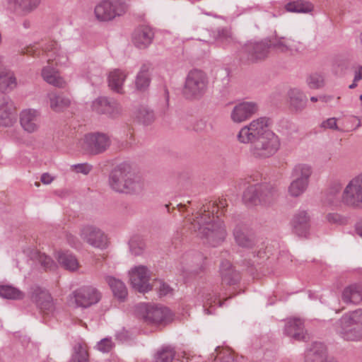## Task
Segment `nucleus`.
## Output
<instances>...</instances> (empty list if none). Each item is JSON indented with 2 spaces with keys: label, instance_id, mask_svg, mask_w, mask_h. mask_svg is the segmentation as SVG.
Listing matches in <instances>:
<instances>
[{
  "label": "nucleus",
  "instance_id": "f257e3e1",
  "mask_svg": "<svg viewBox=\"0 0 362 362\" xmlns=\"http://www.w3.org/2000/svg\"><path fill=\"white\" fill-rule=\"evenodd\" d=\"M269 125L268 117H259L242 127L237 135L239 142L250 144V152L255 158H269L280 148V139Z\"/></svg>",
  "mask_w": 362,
  "mask_h": 362
},
{
  "label": "nucleus",
  "instance_id": "f03ea898",
  "mask_svg": "<svg viewBox=\"0 0 362 362\" xmlns=\"http://www.w3.org/2000/svg\"><path fill=\"white\" fill-rule=\"evenodd\" d=\"M227 206L224 199H219L218 202H209L204 205L195 218L189 219L190 229L197 233L204 243L213 247L219 245L225 240L227 232L223 222L218 215L215 216L214 213L218 214L219 209L223 211ZM221 214H223V211Z\"/></svg>",
  "mask_w": 362,
  "mask_h": 362
},
{
  "label": "nucleus",
  "instance_id": "7ed1b4c3",
  "mask_svg": "<svg viewBox=\"0 0 362 362\" xmlns=\"http://www.w3.org/2000/svg\"><path fill=\"white\" fill-rule=\"evenodd\" d=\"M324 203L335 208L362 206V173L353 178L344 189L339 182L332 184L326 192Z\"/></svg>",
  "mask_w": 362,
  "mask_h": 362
},
{
  "label": "nucleus",
  "instance_id": "20e7f679",
  "mask_svg": "<svg viewBox=\"0 0 362 362\" xmlns=\"http://www.w3.org/2000/svg\"><path fill=\"white\" fill-rule=\"evenodd\" d=\"M338 332L346 341L362 339V309L346 313L338 321Z\"/></svg>",
  "mask_w": 362,
  "mask_h": 362
},
{
  "label": "nucleus",
  "instance_id": "39448f33",
  "mask_svg": "<svg viewBox=\"0 0 362 362\" xmlns=\"http://www.w3.org/2000/svg\"><path fill=\"white\" fill-rule=\"evenodd\" d=\"M209 80L206 74L198 69L190 71L185 78L183 95L186 98H200L206 91Z\"/></svg>",
  "mask_w": 362,
  "mask_h": 362
},
{
  "label": "nucleus",
  "instance_id": "423d86ee",
  "mask_svg": "<svg viewBox=\"0 0 362 362\" xmlns=\"http://www.w3.org/2000/svg\"><path fill=\"white\" fill-rule=\"evenodd\" d=\"M122 176L119 171L111 172L109 184L113 190L122 193H138L142 190L144 183L141 178L132 172L128 165L126 166V177L124 185L117 184L118 179L122 177Z\"/></svg>",
  "mask_w": 362,
  "mask_h": 362
},
{
  "label": "nucleus",
  "instance_id": "0eeeda50",
  "mask_svg": "<svg viewBox=\"0 0 362 362\" xmlns=\"http://www.w3.org/2000/svg\"><path fill=\"white\" fill-rule=\"evenodd\" d=\"M128 10L126 0H103L96 5L94 13L99 21H109L124 15Z\"/></svg>",
  "mask_w": 362,
  "mask_h": 362
},
{
  "label": "nucleus",
  "instance_id": "6e6552de",
  "mask_svg": "<svg viewBox=\"0 0 362 362\" xmlns=\"http://www.w3.org/2000/svg\"><path fill=\"white\" fill-rule=\"evenodd\" d=\"M108 135L100 132H92L84 135L81 148L87 153L97 155L105 151L110 146Z\"/></svg>",
  "mask_w": 362,
  "mask_h": 362
},
{
  "label": "nucleus",
  "instance_id": "1a4fd4ad",
  "mask_svg": "<svg viewBox=\"0 0 362 362\" xmlns=\"http://www.w3.org/2000/svg\"><path fill=\"white\" fill-rule=\"evenodd\" d=\"M140 309L142 312V319L148 325L166 323L172 320V313L166 307L142 305Z\"/></svg>",
  "mask_w": 362,
  "mask_h": 362
},
{
  "label": "nucleus",
  "instance_id": "9d476101",
  "mask_svg": "<svg viewBox=\"0 0 362 362\" xmlns=\"http://www.w3.org/2000/svg\"><path fill=\"white\" fill-rule=\"evenodd\" d=\"M91 109L99 115H105L111 119H116L122 115L121 105L115 99L107 97H99L91 104Z\"/></svg>",
  "mask_w": 362,
  "mask_h": 362
},
{
  "label": "nucleus",
  "instance_id": "9b49d317",
  "mask_svg": "<svg viewBox=\"0 0 362 362\" xmlns=\"http://www.w3.org/2000/svg\"><path fill=\"white\" fill-rule=\"evenodd\" d=\"M270 48L267 42H249L240 51V58L242 61L248 62H257L265 59Z\"/></svg>",
  "mask_w": 362,
  "mask_h": 362
},
{
  "label": "nucleus",
  "instance_id": "f8f14e48",
  "mask_svg": "<svg viewBox=\"0 0 362 362\" xmlns=\"http://www.w3.org/2000/svg\"><path fill=\"white\" fill-rule=\"evenodd\" d=\"M81 238L90 246L105 249L107 246V237L105 233L96 226L86 225L80 228Z\"/></svg>",
  "mask_w": 362,
  "mask_h": 362
},
{
  "label": "nucleus",
  "instance_id": "ddd939ff",
  "mask_svg": "<svg viewBox=\"0 0 362 362\" xmlns=\"http://www.w3.org/2000/svg\"><path fill=\"white\" fill-rule=\"evenodd\" d=\"M30 298L44 315H49L55 310V305L51 294L47 290L35 286L31 288Z\"/></svg>",
  "mask_w": 362,
  "mask_h": 362
},
{
  "label": "nucleus",
  "instance_id": "4468645a",
  "mask_svg": "<svg viewBox=\"0 0 362 362\" xmlns=\"http://www.w3.org/2000/svg\"><path fill=\"white\" fill-rule=\"evenodd\" d=\"M150 272L148 268L139 265L132 269L129 272V279L132 287L140 293H145L151 290L150 281Z\"/></svg>",
  "mask_w": 362,
  "mask_h": 362
},
{
  "label": "nucleus",
  "instance_id": "2eb2a0df",
  "mask_svg": "<svg viewBox=\"0 0 362 362\" xmlns=\"http://www.w3.org/2000/svg\"><path fill=\"white\" fill-rule=\"evenodd\" d=\"M74 296L78 305L88 308L98 303L102 294L92 286H84L76 290L74 292Z\"/></svg>",
  "mask_w": 362,
  "mask_h": 362
},
{
  "label": "nucleus",
  "instance_id": "dca6fc26",
  "mask_svg": "<svg viewBox=\"0 0 362 362\" xmlns=\"http://www.w3.org/2000/svg\"><path fill=\"white\" fill-rule=\"evenodd\" d=\"M258 111L255 102H242L236 104L230 112V119L234 123H242L252 117Z\"/></svg>",
  "mask_w": 362,
  "mask_h": 362
},
{
  "label": "nucleus",
  "instance_id": "f3484780",
  "mask_svg": "<svg viewBox=\"0 0 362 362\" xmlns=\"http://www.w3.org/2000/svg\"><path fill=\"white\" fill-rule=\"evenodd\" d=\"M20 124L23 129L29 133L37 132L40 127V112L35 109H25L20 113Z\"/></svg>",
  "mask_w": 362,
  "mask_h": 362
},
{
  "label": "nucleus",
  "instance_id": "a211bd4d",
  "mask_svg": "<svg viewBox=\"0 0 362 362\" xmlns=\"http://www.w3.org/2000/svg\"><path fill=\"white\" fill-rule=\"evenodd\" d=\"M15 107L12 100L6 95H0V125L12 126L16 121Z\"/></svg>",
  "mask_w": 362,
  "mask_h": 362
},
{
  "label": "nucleus",
  "instance_id": "6ab92c4d",
  "mask_svg": "<svg viewBox=\"0 0 362 362\" xmlns=\"http://www.w3.org/2000/svg\"><path fill=\"white\" fill-rule=\"evenodd\" d=\"M284 332L287 336L297 341H306L309 338L304 327V322L300 318L288 319Z\"/></svg>",
  "mask_w": 362,
  "mask_h": 362
},
{
  "label": "nucleus",
  "instance_id": "aec40b11",
  "mask_svg": "<svg viewBox=\"0 0 362 362\" xmlns=\"http://www.w3.org/2000/svg\"><path fill=\"white\" fill-rule=\"evenodd\" d=\"M293 232L299 237H306L310 229V216L306 211L299 210L294 214L291 222Z\"/></svg>",
  "mask_w": 362,
  "mask_h": 362
},
{
  "label": "nucleus",
  "instance_id": "412c9836",
  "mask_svg": "<svg viewBox=\"0 0 362 362\" xmlns=\"http://www.w3.org/2000/svg\"><path fill=\"white\" fill-rule=\"evenodd\" d=\"M270 47L274 48L277 52L282 53H289L295 54L302 50V45L299 41L295 40L280 37L276 39L270 43Z\"/></svg>",
  "mask_w": 362,
  "mask_h": 362
},
{
  "label": "nucleus",
  "instance_id": "4be33fe9",
  "mask_svg": "<svg viewBox=\"0 0 362 362\" xmlns=\"http://www.w3.org/2000/svg\"><path fill=\"white\" fill-rule=\"evenodd\" d=\"M42 52L46 54L48 62H55L57 65L65 64L68 59L66 54L56 41L52 40L45 43L42 47Z\"/></svg>",
  "mask_w": 362,
  "mask_h": 362
},
{
  "label": "nucleus",
  "instance_id": "5701e85b",
  "mask_svg": "<svg viewBox=\"0 0 362 362\" xmlns=\"http://www.w3.org/2000/svg\"><path fill=\"white\" fill-rule=\"evenodd\" d=\"M304 362H329L325 345L320 342L312 344L305 352Z\"/></svg>",
  "mask_w": 362,
  "mask_h": 362
},
{
  "label": "nucleus",
  "instance_id": "b1692460",
  "mask_svg": "<svg viewBox=\"0 0 362 362\" xmlns=\"http://www.w3.org/2000/svg\"><path fill=\"white\" fill-rule=\"evenodd\" d=\"M220 274L223 284L234 285L240 280V273L234 269L231 263L228 260H223L220 266Z\"/></svg>",
  "mask_w": 362,
  "mask_h": 362
},
{
  "label": "nucleus",
  "instance_id": "393cba45",
  "mask_svg": "<svg viewBox=\"0 0 362 362\" xmlns=\"http://www.w3.org/2000/svg\"><path fill=\"white\" fill-rule=\"evenodd\" d=\"M153 36V33L150 28L141 26L135 30L132 40L136 47L144 49L152 42Z\"/></svg>",
  "mask_w": 362,
  "mask_h": 362
},
{
  "label": "nucleus",
  "instance_id": "a878e982",
  "mask_svg": "<svg viewBox=\"0 0 362 362\" xmlns=\"http://www.w3.org/2000/svg\"><path fill=\"white\" fill-rule=\"evenodd\" d=\"M41 0H8L11 9L22 15H27L40 6Z\"/></svg>",
  "mask_w": 362,
  "mask_h": 362
},
{
  "label": "nucleus",
  "instance_id": "bb28decb",
  "mask_svg": "<svg viewBox=\"0 0 362 362\" xmlns=\"http://www.w3.org/2000/svg\"><path fill=\"white\" fill-rule=\"evenodd\" d=\"M235 243L242 247L252 248L255 245L253 238L247 233V228L242 225H237L233 230Z\"/></svg>",
  "mask_w": 362,
  "mask_h": 362
},
{
  "label": "nucleus",
  "instance_id": "cd10ccee",
  "mask_svg": "<svg viewBox=\"0 0 362 362\" xmlns=\"http://www.w3.org/2000/svg\"><path fill=\"white\" fill-rule=\"evenodd\" d=\"M289 104L296 112L302 111L306 106L307 97L298 88H292L288 92Z\"/></svg>",
  "mask_w": 362,
  "mask_h": 362
},
{
  "label": "nucleus",
  "instance_id": "c85d7f7f",
  "mask_svg": "<svg viewBox=\"0 0 362 362\" xmlns=\"http://www.w3.org/2000/svg\"><path fill=\"white\" fill-rule=\"evenodd\" d=\"M341 298L346 303L358 304L362 301V286L352 284L346 287L342 292Z\"/></svg>",
  "mask_w": 362,
  "mask_h": 362
},
{
  "label": "nucleus",
  "instance_id": "c756f323",
  "mask_svg": "<svg viewBox=\"0 0 362 362\" xmlns=\"http://www.w3.org/2000/svg\"><path fill=\"white\" fill-rule=\"evenodd\" d=\"M47 98L50 108L55 112L62 111L71 103L69 98L54 91L47 93Z\"/></svg>",
  "mask_w": 362,
  "mask_h": 362
},
{
  "label": "nucleus",
  "instance_id": "7c9ffc66",
  "mask_svg": "<svg viewBox=\"0 0 362 362\" xmlns=\"http://www.w3.org/2000/svg\"><path fill=\"white\" fill-rule=\"evenodd\" d=\"M41 75L43 79L48 83L58 87L64 88L66 85L64 79L59 76L58 71L49 66H45L42 69Z\"/></svg>",
  "mask_w": 362,
  "mask_h": 362
},
{
  "label": "nucleus",
  "instance_id": "2f4dec72",
  "mask_svg": "<svg viewBox=\"0 0 362 362\" xmlns=\"http://www.w3.org/2000/svg\"><path fill=\"white\" fill-rule=\"evenodd\" d=\"M105 281L110 287L114 296L120 300H124L127 296V289L125 284L119 279L107 276Z\"/></svg>",
  "mask_w": 362,
  "mask_h": 362
},
{
  "label": "nucleus",
  "instance_id": "473e14b6",
  "mask_svg": "<svg viewBox=\"0 0 362 362\" xmlns=\"http://www.w3.org/2000/svg\"><path fill=\"white\" fill-rule=\"evenodd\" d=\"M58 262L65 269L74 272L78 269L79 263L76 257L69 252H59L57 256Z\"/></svg>",
  "mask_w": 362,
  "mask_h": 362
},
{
  "label": "nucleus",
  "instance_id": "72a5a7b5",
  "mask_svg": "<svg viewBox=\"0 0 362 362\" xmlns=\"http://www.w3.org/2000/svg\"><path fill=\"white\" fill-rule=\"evenodd\" d=\"M126 77L127 74L119 69L111 71L108 77L109 86L117 93H122V86Z\"/></svg>",
  "mask_w": 362,
  "mask_h": 362
},
{
  "label": "nucleus",
  "instance_id": "f704fd0d",
  "mask_svg": "<svg viewBox=\"0 0 362 362\" xmlns=\"http://www.w3.org/2000/svg\"><path fill=\"white\" fill-rule=\"evenodd\" d=\"M16 86L13 74L5 68H0V91L12 90Z\"/></svg>",
  "mask_w": 362,
  "mask_h": 362
},
{
  "label": "nucleus",
  "instance_id": "c9c22d12",
  "mask_svg": "<svg viewBox=\"0 0 362 362\" xmlns=\"http://www.w3.org/2000/svg\"><path fill=\"white\" fill-rule=\"evenodd\" d=\"M259 204H270L276 197V189L268 184H258Z\"/></svg>",
  "mask_w": 362,
  "mask_h": 362
},
{
  "label": "nucleus",
  "instance_id": "e433bc0d",
  "mask_svg": "<svg viewBox=\"0 0 362 362\" xmlns=\"http://www.w3.org/2000/svg\"><path fill=\"white\" fill-rule=\"evenodd\" d=\"M150 65L143 64L136 78V87L141 91L145 90L149 86L151 78L149 76Z\"/></svg>",
  "mask_w": 362,
  "mask_h": 362
},
{
  "label": "nucleus",
  "instance_id": "4c0bfd02",
  "mask_svg": "<svg viewBox=\"0 0 362 362\" xmlns=\"http://www.w3.org/2000/svg\"><path fill=\"white\" fill-rule=\"evenodd\" d=\"M312 174L311 167L306 164H298L293 168L291 177L293 180L304 181L309 183Z\"/></svg>",
  "mask_w": 362,
  "mask_h": 362
},
{
  "label": "nucleus",
  "instance_id": "58836bf2",
  "mask_svg": "<svg viewBox=\"0 0 362 362\" xmlns=\"http://www.w3.org/2000/svg\"><path fill=\"white\" fill-rule=\"evenodd\" d=\"M258 185L249 186L243 193V200L247 205H257L259 202Z\"/></svg>",
  "mask_w": 362,
  "mask_h": 362
},
{
  "label": "nucleus",
  "instance_id": "ea45409f",
  "mask_svg": "<svg viewBox=\"0 0 362 362\" xmlns=\"http://www.w3.org/2000/svg\"><path fill=\"white\" fill-rule=\"evenodd\" d=\"M0 296L11 300H20L24 297V293L19 289L9 285L0 286Z\"/></svg>",
  "mask_w": 362,
  "mask_h": 362
},
{
  "label": "nucleus",
  "instance_id": "a19ab883",
  "mask_svg": "<svg viewBox=\"0 0 362 362\" xmlns=\"http://www.w3.org/2000/svg\"><path fill=\"white\" fill-rule=\"evenodd\" d=\"M71 362H88V354L84 344L78 342L74 346Z\"/></svg>",
  "mask_w": 362,
  "mask_h": 362
},
{
  "label": "nucleus",
  "instance_id": "79ce46f5",
  "mask_svg": "<svg viewBox=\"0 0 362 362\" xmlns=\"http://www.w3.org/2000/svg\"><path fill=\"white\" fill-rule=\"evenodd\" d=\"M313 6L307 1H296L288 3L286 9L289 12L307 13L312 10Z\"/></svg>",
  "mask_w": 362,
  "mask_h": 362
},
{
  "label": "nucleus",
  "instance_id": "37998d69",
  "mask_svg": "<svg viewBox=\"0 0 362 362\" xmlns=\"http://www.w3.org/2000/svg\"><path fill=\"white\" fill-rule=\"evenodd\" d=\"M136 118L144 125H148L154 121L155 116L152 110L146 107H141L136 112Z\"/></svg>",
  "mask_w": 362,
  "mask_h": 362
},
{
  "label": "nucleus",
  "instance_id": "c03bdc74",
  "mask_svg": "<svg viewBox=\"0 0 362 362\" xmlns=\"http://www.w3.org/2000/svg\"><path fill=\"white\" fill-rule=\"evenodd\" d=\"M308 186V182L293 179L288 187V193L291 197H297L306 190Z\"/></svg>",
  "mask_w": 362,
  "mask_h": 362
},
{
  "label": "nucleus",
  "instance_id": "a18cd8bd",
  "mask_svg": "<svg viewBox=\"0 0 362 362\" xmlns=\"http://www.w3.org/2000/svg\"><path fill=\"white\" fill-rule=\"evenodd\" d=\"M175 351L170 347L162 348L154 356V362H172L175 357Z\"/></svg>",
  "mask_w": 362,
  "mask_h": 362
},
{
  "label": "nucleus",
  "instance_id": "49530a36",
  "mask_svg": "<svg viewBox=\"0 0 362 362\" xmlns=\"http://www.w3.org/2000/svg\"><path fill=\"white\" fill-rule=\"evenodd\" d=\"M130 252L132 255L137 256L143 253L146 244L139 236L133 237L129 242Z\"/></svg>",
  "mask_w": 362,
  "mask_h": 362
},
{
  "label": "nucleus",
  "instance_id": "de8ad7c7",
  "mask_svg": "<svg viewBox=\"0 0 362 362\" xmlns=\"http://www.w3.org/2000/svg\"><path fill=\"white\" fill-rule=\"evenodd\" d=\"M35 257L45 271L53 270L56 268V264L52 259L44 253L36 252Z\"/></svg>",
  "mask_w": 362,
  "mask_h": 362
},
{
  "label": "nucleus",
  "instance_id": "09e8293b",
  "mask_svg": "<svg viewBox=\"0 0 362 362\" xmlns=\"http://www.w3.org/2000/svg\"><path fill=\"white\" fill-rule=\"evenodd\" d=\"M306 82L308 87L312 89L320 88L324 85L322 76L317 74H312L308 77Z\"/></svg>",
  "mask_w": 362,
  "mask_h": 362
},
{
  "label": "nucleus",
  "instance_id": "8fccbe9b",
  "mask_svg": "<svg viewBox=\"0 0 362 362\" xmlns=\"http://www.w3.org/2000/svg\"><path fill=\"white\" fill-rule=\"evenodd\" d=\"M264 258V251L259 249L251 253L248 260L245 259V264L248 267H253L255 264H259L260 260Z\"/></svg>",
  "mask_w": 362,
  "mask_h": 362
},
{
  "label": "nucleus",
  "instance_id": "3c124183",
  "mask_svg": "<svg viewBox=\"0 0 362 362\" xmlns=\"http://www.w3.org/2000/svg\"><path fill=\"white\" fill-rule=\"evenodd\" d=\"M153 286H156V289L158 291V295L160 297L167 296L172 292V288L170 286L163 282L161 280L155 281L153 285L151 286V288Z\"/></svg>",
  "mask_w": 362,
  "mask_h": 362
},
{
  "label": "nucleus",
  "instance_id": "603ef678",
  "mask_svg": "<svg viewBox=\"0 0 362 362\" xmlns=\"http://www.w3.org/2000/svg\"><path fill=\"white\" fill-rule=\"evenodd\" d=\"M113 345L111 338H104L97 344L96 348L101 352L107 353L111 351Z\"/></svg>",
  "mask_w": 362,
  "mask_h": 362
},
{
  "label": "nucleus",
  "instance_id": "864d4df0",
  "mask_svg": "<svg viewBox=\"0 0 362 362\" xmlns=\"http://www.w3.org/2000/svg\"><path fill=\"white\" fill-rule=\"evenodd\" d=\"M71 168L77 173L88 175L92 170L93 166L86 163L73 165Z\"/></svg>",
  "mask_w": 362,
  "mask_h": 362
},
{
  "label": "nucleus",
  "instance_id": "5fc2aeb1",
  "mask_svg": "<svg viewBox=\"0 0 362 362\" xmlns=\"http://www.w3.org/2000/svg\"><path fill=\"white\" fill-rule=\"evenodd\" d=\"M217 40L229 44L233 40L231 33L228 30L222 29L218 33Z\"/></svg>",
  "mask_w": 362,
  "mask_h": 362
},
{
  "label": "nucleus",
  "instance_id": "6e6d98bb",
  "mask_svg": "<svg viewBox=\"0 0 362 362\" xmlns=\"http://www.w3.org/2000/svg\"><path fill=\"white\" fill-rule=\"evenodd\" d=\"M326 218L330 223L343 224L345 218L337 213H329L327 215Z\"/></svg>",
  "mask_w": 362,
  "mask_h": 362
},
{
  "label": "nucleus",
  "instance_id": "4d7b16f0",
  "mask_svg": "<svg viewBox=\"0 0 362 362\" xmlns=\"http://www.w3.org/2000/svg\"><path fill=\"white\" fill-rule=\"evenodd\" d=\"M66 240L68 243L73 247L80 248L82 246L81 240L74 235L68 233L66 234Z\"/></svg>",
  "mask_w": 362,
  "mask_h": 362
},
{
  "label": "nucleus",
  "instance_id": "13d9d810",
  "mask_svg": "<svg viewBox=\"0 0 362 362\" xmlns=\"http://www.w3.org/2000/svg\"><path fill=\"white\" fill-rule=\"evenodd\" d=\"M322 127L331 129H338L337 119L334 117L329 118L322 123Z\"/></svg>",
  "mask_w": 362,
  "mask_h": 362
},
{
  "label": "nucleus",
  "instance_id": "bf43d9fd",
  "mask_svg": "<svg viewBox=\"0 0 362 362\" xmlns=\"http://www.w3.org/2000/svg\"><path fill=\"white\" fill-rule=\"evenodd\" d=\"M40 52V51L34 46L27 47L22 51L23 54H28L33 57L39 55Z\"/></svg>",
  "mask_w": 362,
  "mask_h": 362
},
{
  "label": "nucleus",
  "instance_id": "052dcab7",
  "mask_svg": "<svg viewBox=\"0 0 362 362\" xmlns=\"http://www.w3.org/2000/svg\"><path fill=\"white\" fill-rule=\"evenodd\" d=\"M126 166L127 165H121L112 170V171H119L123 175L122 177H119L118 179V181L116 182L118 185H124V182L125 177H126Z\"/></svg>",
  "mask_w": 362,
  "mask_h": 362
},
{
  "label": "nucleus",
  "instance_id": "680f3d73",
  "mask_svg": "<svg viewBox=\"0 0 362 362\" xmlns=\"http://www.w3.org/2000/svg\"><path fill=\"white\" fill-rule=\"evenodd\" d=\"M354 74L355 81H359L362 79V66L357 65L354 67Z\"/></svg>",
  "mask_w": 362,
  "mask_h": 362
},
{
  "label": "nucleus",
  "instance_id": "e2e57ef3",
  "mask_svg": "<svg viewBox=\"0 0 362 362\" xmlns=\"http://www.w3.org/2000/svg\"><path fill=\"white\" fill-rule=\"evenodd\" d=\"M40 180L43 184L48 185L52 182L53 177L48 173H43L41 176Z\"/></svg>",
  "mask_w": 362,
  "mask_h": 362
},
{
  "label": "nucleus",
  "instance_id": "0e129e2a",
  "mask_svg": "<svg viewBox=\"0 0 362 362\" xmlns=\"http://www.w3.org/2000/svg\"><path fill=\"white\" fill-rule=\"evenodd\" d=\"M221 362H238L236 360L234 359L233 356L226 351L224 353L223 357L221 358Z\"/></svg>",
  "mask_w": 362,
  "mask_h": 362
},
{
  "label": "nucleus",
  "instance_id": "69168bd1",
  "mask_svg": "<svg viewBox=\"0 0 362 362\" xmlns=\"http://www.w3.org/2000/svg\"><path fill=\"white\" fill-rule=\"evenodd\" d=\"M216 302L219 304V306L222 305V304H221V301L219 300L216 298L214 300H212L211 298H207L206 303V305H209L210 306H211L213 305V303L215 304V303H216Z\"/></svg>",
  "mask_w": 362,
  "mask_h": 362
},
{
  "label": "nucleus",
  "instance_id": "338daca9",
  "mask_svg": "<svg viewBox=\"0 0 362 362\" xmlns=\"http://www.w3.org/2000/svg\"><path fill=\"white\" fill-rule=\"evenodd\" d=\"M356 230L358 235L362 237V223L358 224L356 227Z\"/></svg>",
  "mask_w": 362,
  "mask_h": 362
},
{
  "label": "nucleus",
  "instance_id": "774afa93",
  "mask_svg": "<svg viewBox=\"0 0 362 362\" xmlns=\"http://www.w3.org/2000/svg\"><path fill=\"white\" fill-rule=\"evenodd\" d=\"M318 100L326 101L325 96H320L319 98L315 96L310 98V100L313 103L317 102Z\"/></svg>",
  "mask_w": 362,
  "mask_h": 362
}]
</instances>
